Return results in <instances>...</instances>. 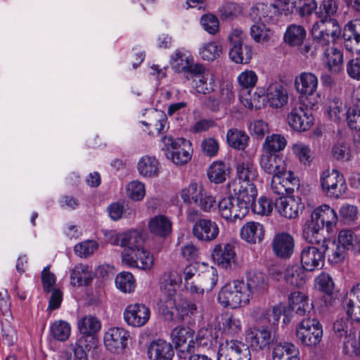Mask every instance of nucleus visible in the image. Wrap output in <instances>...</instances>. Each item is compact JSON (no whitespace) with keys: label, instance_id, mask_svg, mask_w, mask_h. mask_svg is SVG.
<instances>
[{"label":"nucleus","instance_id":"obj_48","mask_svg":"<svg viewBox=\"0 0 360 360\" xmlns=\"http://www.w3.org/2000/svg\"><path fill=\"white\" fill-rule=\"evenodd\" d=\"M288 304L292 310L300 316L305 315L311 309L308 296L300 291H295L290 294Z\"/></svg>","mask_w":360,"mask_h":360},{"label":"nucleus","instance_id":"obj_58","mask_svg":"<svg viewBox=\"0 0 360 360\" xmlns=\"http://www.w3.org/2000/svg\"><path fill=\"white\" fill-rule=\"evenodd\" d=\"M115 285L117 289L124 293H131L136 288V280L128 271H122L115 277Z\"/></svg>","mask_w":360,"mask_h":360},{"label":"nucleus","instance_id":"obj_12","mask_svg":"<svg viewBox=\"0 0 360 360\" xmlns=\"http://www.w3.org/2000/svg\"><path fill=\"white\" fill-rule=\"evenodd\" d=\"M180 280L175 274H169L165 276L158 302V309H161L164 312L169 313L168 310L175 307V297L179 295L176 287Z\"/></svg>","mask_w":360,"mask_h":360},{"label":"nucleus","instance_id":"obj_62","mask_svg":"<svg viewBox=\"0 0 360 360\" xmlns=\"http://www.w3.org/2000/svg\"><path fill=\"white\" fill-rule=\"evenodd\" d=\"M207 175L211 181L220 184L225 181L228 175L227 167L222 162H214L209 167Z\"/></svg>","mask_w":360,"mask_h":360},{"label":"nucleus","instance_id":"obj_3","mask_svg":"<svg viewBox=\"0 0 360 360\" xmlns=\"http://www.w3.org/2000/svg\"><path fill=\"white\" fill-rule=\"evenodd\" d=\"M181 198L186 203H194L205 212H211L216 206L215 198L198 182L192 181L181 191Z\"/></svg>","mask_w":360,"mask_h":360},{"label":"nucleus","instance_id":"obj_22","mask_svg":"<svg viewBox=\"0 0 360 360\" xmlns=\"http://www.w3.org/2000/svg\"><path fill=\"white\" fill-rule=\"evenodd\" d=\"M245 292L249 296V301L254 297L264 294L269 288L267 276L259 271L250 272L246 276Z\"/></svg>","mask_w":360,"mask_h":360},{"label":"nucleus","instance_id":"obj_32","mask_svg":"<svg viewBox=\"0 0 360 360\" xmlns=\"http://www.w3.org/2000/svg\"><path fill=\"white\" fill-rule=\"evenodd\" d=\"M122 262L127 266L146 270L150 269L153 265V257L142 247L136 251L135 254L122 255Z\"/></svg>","mask_w":360,"mask_h":360},{"label":"nucleus","instance_id":"obj_15","mask_svg":"<svg viewBox=\"0 0 360 360\" xmlns=\"http://www.w3.org/2000/svg\"><path fill=\"white\" fill-rule=\"evenodd\" d=\"M129 336V331L123 328H110L104 334L105 347L112 353L121 354L127 347Z\"/></svg>","mask_w":360,"mask_h":360},{"label":"nucleus","instance_id":"obj_35","mask_svg":"<svg viewBox=\"0 0 360 360\" xmlns=\"http://www.w3.org/2000/svg\"><path fill=\"white\" fill-rule=\"evenodd\" d=\"M236 178L232 181H238L240 184H254L258 177V172L252 160L248 158L237 162L236 166Z\"/></svg>","mask_w":360,"mask_h":360},{"label":"nucleus","instance_id":"obj_26","mask_svg":"<svg viewBox=\"0 0 360 360\" xmlns=\"http://www.w3.org/2000/svg\"><path fill=\"white\" fill-rule=\"evenodd\" d=\"M319 86L318 77L312 72H304L295 79V88L296 91L302 97L309 98L316 95Z\"/></svg>","mask_w":360,"mask_h":360},{"label":"nucleus","instance_id":"obj_9","mask_svg":"<svg viewBox=\"0 0 360 360\" xmlns=\"http://www.w3.org/2000/svg\"><path fill=\"white\" fill-rule=\"evenodd\" d=\"M244 337L249 349L257 352L269 349L274 341L271 331L265 327L249 326Z\"/></svg>","mask_w":360,"mask_h":360},{"label":"nucleus","instance_id":"obj_25","mask_svg":"<svg viewBox=\"0 0 360 360\" xmlns=\"http://www.w3.org/2000/svg\"><path fill=\"white\" fill-rule=\"evenodd\" d=\"M286 307L278 303L269 308L255 307L250 314L252 319L260 322H266L271 326L278 325L281 316L284 315Z\"/></svg>","mask_w":360,"mask_h":360},{"label":"nucleus","instance_id":"obj_61","mask_svg":"<svg viewBox=\"0 0 360 360\" xmlns=\"http://www.w3.org/2000/svg\"><path fill=\"white\" fill-rule=\"evenodd\" d=\"M50 330L53 338L63 342L69 338L71 333V326L67 321L58 320L51 324Z\"/></svg>","mask_w":360,"mask_h":360},{"label":"nucleus","instance_id":"obj_42","mask_svg":"<svg viewBox=\"0 0 360 360\" xmlns=\"http://www.w3.org/2000/svg\"><path fill=\"white\" fill-rule=\"evenodd\" d=\"M240 236L247 243L255 244L263 239L264 227L259 222L248 221L241 227Z\"/></svg>","mask_w":360,"mask_h":360},{"label":"nucleus","instance_id":"obj_47","mask_svg":"<svg viewBox=\"0 0 360 360\" xmlns=\"http://www.w3.org/2000/svg\"><path fill=\"white\" fill-rule=\"evenodd\" d=\"M219 330L221 333L235 335L242 330L240 319L233 314L223 315L218 323Z\"/></svg>","mask_w":360,"mask_h":360},{"label":"nucleus","instance_id":"obj_50","mask_svg":"<svg viewBox=\"0 0 360 360\" xmlns=\"http://www.w3.org/2000/svg\"><path fill=\"white\" fill-rule=\"evenodd\" d=\"M352 109H347L345 104L339 98H334L329 101L327 112L331 120L339 122L347 120Z\"/></svg>","mask_w":360,"mask_h":360},{"label":"nucleus","instance_id":"obj_56","mask_svg":"<svg viewBox=\"0 0 360 360\" xmlns=\"http://www.w3.org/2000/svg\"><path fill=\"white\" fill-rule=\"evenodd\" d=\"M226 139L231 147L238 150H244L248 146L249 137L243 131L231 129L227 131Z\"/></svg>","mask_w":360,"mask_h":360},{"label":"nucleus","instance_id":"obj_2","mask_svg":"<svg viewBox=\"0 0 360 360\" xmlns=\"http://www.w3.org/2000/svg\"><path fill=\"white\" fill-rule=\"evenodd\" d=\"M244 281L233 280L223 285L218 292V302L224 308L238 309L250 304Z\"/></svg>","mask_w":360,"mask_h":360},{"label":"nucleus","instance_id":"obj_45","mask_svg":"<svg viewBox=\"0 0 360 360\" xmlns=\"http://www.w3.org/2000/svg\"><path fill=\"white\" fill-rule=\"evenodd\" d=\"M250 36L257 44H269L273 41L274 32L265 23L253 22L250 27Z\"/></svg>","mask_w":360,"mask_h":360},{"label":"nucleus","instance_id":"obj_49","mask_svg":"<svg viewBox=\"0 0 360 360\" xmlns=\"http://www.w3.org/2000/svg\"><path fill=\"white\" fill-rule=\"evenodd\" d=\"M337 239L348 251L360 252V234H356L349 229H343L339 232Z\"/></svg>","mask_w":360,"mask_h":360},{"label":"nucleus","instance_id":"obj_33","mask_svg":"<svg viewBox=\"0 0 360 360\" xmlns=\"http://www.w3.org/2000/svg\"><path fill=\"white\" fill-rule=\"evenodd\" d=\"M295 240L288 233H280L275 236L272 241V249L274 254L281 258H289L293 253Z\"/></svg>","mask_w":360,"mask_h":360},{"label":"nucleus","instance_id":"obj_43","mask_svg":"<svg viewBox=\"0 0 360 360\" xmlns=\"http://www.w3.org/2000/svg\"><path fill=\"white\" fill-rule=\"evenodd\" d=\"M314 219L323 228L324 225L329 231L338 221V216L335 211L327 205H323L316 208L311 213Z\"/></svg>","mask_w":360,"mask_h":360},{"label":"nucleus","instance_id":"obj_17","mask_svg":"<svg viewBox=\"0 0 360 360\" xmlns=\"http://www.w3.org/2000/svg\"><path fill=\"white\" fill-rule=\"evenodd\" d=\"M194 331L184 326H177L174 328L171 332V338L176 347L183 346L187 342L188 345L186 349H179L178 354L181 359H186L187 354L195 352V342L193 341Z\"/></svg>","mask_w":360,"mask_h":360},{"label":"nucleus","instance_id":"obj_31","mask_svg":"<svg viewBox=\"0 0 360 360\" xmlns=\"http://www.w3.org/2000/svg\"><path fill=\"white\" fill-rule=\"evenodd\" d=\"M148 360H172L174 350L172 344L162 339L152 341L147 349Z\"/></svg>","mask_w":360,"mask_h":360},{"label":"nucleus","instance_id":"obj_53","mask_svg":"<svg viewBox=\"0 0 360 360\" xmlns=\"http://www.w3.org/2000/svg\"><path fill=\"white\" fill-rule=\"evenodd\" d=\"M286 145L287 140L283 136L273 134L266 137L264 142L262 143V152L264 153L277 154V153L283 150Z\"/></svg>","mask_w":360,"mask_h":360},{"label":"nucleus","instance_id":"obj_7","mask_svg":"<svg viewBox=\"0 0 360 360\" xmlns=\"http://www.w3.org/2000/svg\"><path fill=\"white\" fill-rule=\"evenodd\" d=\"M320 184L323 192L334 198L342 197L347 191L343 174L335 169L324 170L321 174Z\"/></svg>","mask_w":360,"mask_h":360},{"label":"nucleus","instance_id":"obj_20","mask_svg":"<svg viewBox=\"0 0 360 360\" xmlns=\"http://www.w3.org/2000/svg\"><path fill=\"white\" fill-rule=\"evenodd\" d=\"M212 259L218 266L229 269L236 262L235 245L231 243L217 244L212 251Z\"/></svg>","mask_w":360,"mask_h":360},{"label":"nucleus","instance_id":"obj_5","mask_svg":"<svg viewBox=\"0 0 360 360\" xmlns=\"http://www.w3.org/2000/svg\"><path fill=\"white\" fill-rule=\"evenodd\" d=\"M311 33L313 39L319 45L327 46L340 38L341 29L335 19L326 17L313 24Z\"/></svg>","mask_w":360,"mask_h":360},{"label":"nucleus","instance_id":"obj_4","mask_svg":"<svg viewBox=\"0 0 360 360\" xmlns=\"http://www.w3.org/2000/svg\"><path fill=\"white\" fill-rule=\"evenodd\" d=\"M164 147L162 150L167 159L176 165H183L191 159V143L183 138L173 139L165 136L162 139Z\"/></svg>","mask_w":360,"mask_h":360},{"label":"nucleus","instance_id":"obj_11","mask_svg":"<svg viewBox=\"0 0 360 360\" xmlns=\"http://www.w3.org/2000/svg\"><path fill=\"white\" fill-rule=\"evenodd\" d=\"M289 127L295 131L309 130L314 124V118L311 111L304 104L293 106L286 117Z\"/></svg>","mask_w":360,"mask_h":360},{"label":"nucleus","instance_id":"obj_64","mask_svg":"<svg viewBox=\"0 0 360 360\" xmlns=\"http://www.w3.org/2000/svg\"><path fill=\"white\" fill-rule=\"evenodd\" d=\"M258 77L252 70H245L237 77V82L243 89L251 91L257 84Z\"/></svg>","mask_w":360,"mask_h":360},{"label":"nucleus","instance_id":"obj_60","mask_svg":"<svg viewBox=\"0 0 360 360\" xmlns=\"http://www.w3.org/2000/svg\"><path fill=\"white\" fill-rule=\"evenodd\" d=\"M293 155L304 165H309L312 160V153L309 145L297 141L292 146Z\"/></svg>","mask_w":360,"mask_h":360},{"label":"nucleus","instance_id":"obj_10","mask_svg":"<svg viewBox=\"0 0 360 360\" xmlns=\"http://www.w3.org/2000/svg\"><path fill=\"white\" fill-rule=\"evenodd\" d=\"M217 360H251L249 347L237 340L221 342L217 351Z\"/></svg>","mask_w":360,"mask_h":360},{"label":"nucleus","instance_id":"obj_30","mask_svg":"<svg viewBox=\"0 0 360 360\" xmlns=\"http://www.w3.org/2000/svg\"><path fill=\"white\" fill-rule=\"evenodd\" d=\"M321 60L323 66L332 73L337 74L343 70V53L334 46H326L322 53Z\"/></svg>","mask_w":360,"mask_h":360},{"label":"nucleus","instance_id":"obj_52","mask_svg":"<svg viewBox=\"0 0 360 360\" xmlns=\"http://www.w3.org/2000/svg\"><path fill=\"white\" fill-rule=\"evenodd\" d=\"M101 328V321L92 315L83 316L77 320V329L81 334L96 335Z\"/></svg>","mask_w":360,"mask_h":360},{"label":"nucleus","instance_id":"obj_8","mask_svg":"<svg viewBox=\"0 0 360 360\" xmlns=\"http://www.w3.org/2000/svg\"><path fill=\"white\" fill-rule=\"evenodd\" d=\"M192 88L195 93L207 95L212 93L216 88L215 75L200 63H195V68L191 73Z\"/></svg>","mask_w":360,"mask_h":360},{"label":"nucleus","instance_id":"obj_27","mask_svg":"<svg viewBox=\"0 0 360 360\" xmlns=\"http://www.w3.org/2000/svg\"><path fill=\"white\" fill-rule=\"evenodd\" d=\"M278 7L273 4L255 3L249 11V18L252 22L270 23L276 20Z\"/></svg>","mask_w":360,"mask_h":360},{"label":"nucleus","instance_id":"obj_16","mask_svg":"<svg viewBox=\"0 0 360 360\" xmlns=\"http://www.w3.org/2000/svg\"><path fill=\"white\" fill-rule=\"evenodd\" d=\"M274 206L278 214L288 219L298 217L304 208L301 198L295 196L277 198L275 200Z\"/></svg>","mask_w":360,"mask_h":360},{"label":"nucleus","instance_id":"obj_38","mask_svg":"<svg viewBox=\"0 0 360 360\" xmlns=\"http://www.w3.org/2000/svg\"><path fill=\"white\" fill-rule=\"evenodd\" d=\"M143 239L141 233L135 229L122 233L120 246L124 248L122 255L135 254V252L143 247Z\"/></svg>","mask_w":360,"mask_h":360},{"label":"nucleus","instance_id":"obj_54","mask_svg":"<svg viewBox=\"0 0 360 360\" xmlns=\"http://www.w3.org/2000/svg\"><path fill=\"white\" fill-rule=\"evenodd\" d=\"M305 270L297 264L288 266L285 272V279L291 285L300 287L306 281Z\"/></svg>","mask_w":360,"mask_h":360},{"label":"nucleus","instance_id":"obj_18","mask_svg":"<svg viewBox=\"0 0 360 360\" xmlns=\"http://www.w3.org/2000/svg\"><path fill=\"white\" fill-rule=\"evenodd\" d=\"M325 252L317 247L308 245L300 252L301 266L307 271L322 269L325 262Z\"/></svg>","mask_w":360,"mask_h":360},{"label":"nucleus","instance_id":"obj_13","mask_svg":"<svg viewBox=\"0 0 360 360\" xmlns=\"http://www.w3.org/2000/svg\"><path fill=\"white\" fill-rule=\"evenodd\" d=\"M227 188L230 194L238 199L239 203L247 212L257 196V190L254 184H240L238 181H231L227 184Z\"/></svg>","mask_w":360,"mask_h":360},{"label":"nucleus","instance_id":"obj_37","mask_svg":"<svg viewBox=\"0 0 360 360\" xmlns=\"http://www.w3.org/2000/svg\"><path fill=\"white\" fill-rule=\"evenodd\" d=\"M174 302L175 307H172L171 310H168L169 313L164 312L161 309H159L160 312L165 316L167 319H172L174 311H176L181 319L193 315L197 311L195 304L182 298L180 295L175 297Z\"/></svg>","mask_w":360,"mask_h":360},{"label":"nucleus","instance_id":"obj_1","mask_svg":"<svg viewBox=\"0 0 360 360\" xmlns=\"http://www.w3.org/2000/svg\"><path fill=\"white\" fill-rule=\"evenodd\" d=\"M229 58L236 64H248L253 55L252 46L246 43L247 36L243 30L233 27L228 34Z\"/></svg>","mask_w":360,"mask_h":360},{"label":"nucleus","instance_id":"obj_24","mask_svg":"<svg viewBox=\"0 0 360 360\" xmlns=\"http://www.w3.org/2000/svg\"><path fill=\"white\" fill-rule=\"evenodd\" d=\"M264 96L266 104L273 109L281 108L288 101V93L286 88L278 82L269 84Z\"/></svg>","mask_w":360,"mask_h":360},{"label":"nucleus","instance_id":"obj_14","mask_svg":"<svg viewBox=\"0 0 360 360\" xmlns=\"http://www.w3.org/2000/svg\"><path fill=\"white\" fill-rule=\"evenodd\" d=\"M123 318L128 326L140 328L145 326L150 320V309L145 304L131 303L124 309Z\"/></svg>","mask_w":360,"mask_h":360},{"label":"nucleus","instance_id":"obj_19","mask_svg":"<svg viewBox=\"0 0 360 360\" xmlns=\"http://www.w3.org/2000/svg\"><path fill=\"white\" fill-rule=\"evenodd\" d=\"M217 207L220 216L227 221L241 219L248 213L242 204L239 203L238 199H236L233 195L221 199Z\"/></svg>","mask_w":360,"mask_h":360},{"label":"nucleus","instance_id":"obj_57","mask_svg":"<svg viewBox=\"0 0 360 360\" xmlns=\"http://www.w3.org/2000/svg\"><path fill=\"white\" fill-rule=\"evenodd\" d=\"M323 229L316 219L311 214V219L307 220L303 226L302 234L304 239L310 243L319 242V233Z\"/></svg>","mask_w":360,"mask_h":360},{"label":"nucleus","instance_id":"obj_6","mask_svg":"<svg viewBox=\"0 0 360 360\" xmlns=\"http://www.w3.org/2000/svg\"><path fill=\"white\" fill-rule=\"evenodd\" d=\"M295 335L302 345L316 347L322 338V326L316 319H304L297 324Z\"/></svg>","mask_w":360,"mask_h":360},{"label":"nucleus","instance_id":"obj_29","mask_svg":"<svg viewBox=\"0 0 360 360\" xmlns=\"http://www.w3.org/2000/svg\"><path fill=\"white\" fill-rule=\"evenodd\" d=\"M342 38L347 51L360 54V19L352 20L345 26Z\"/></svg>","mask_w":360,"mask_h":360},{"label":"nucleus","instance_id":"obj_63","mask_svg":"<svg viewBox=\"0 0 360 360\" xmlns=\"http://www.w3.org/2000/svg\"><path fill=\"white\" fill-rule=\"evenodd\" d=\"M343 349L345 354L360 356V332H352L345 336Z\"/></svg>","mask_w":360,"mask_h":360},{"label":"nucleus","instance_id":"obj_59","mask_svg":"<svg viewBox=\"0 0 360 360\" xmlns=\"http://www.w3.org/2000/svg\"><path fill=\"white\" fill-rule=\"evenodd\" d=\"M108 212L110 219L113 221H117L122 217L131 219L135 216V210L130 207L124 209L123 203L115 202L111 203L108 207Z\"/></svg>","mask_w":360,"mask_h":360},{"label":"nucleus","instance_id":"obj_39","mask_svg":"<svg viewBox=\"0 0 360 360\" xmlns=\"http://www.w3.org/2000/svg\"><path fill=\"white\" fill-rule=\"evenodd\" d=\"M94 278L92 269L86 264H78L71 269L70 282L71 285L81 287L87 285Z\"/></svg>","mask_w":360,"mask_h":360},{"label":"nucleus","instance_id":"obj_55","mask_svg":"<svg viewBox=\"0 0 360 360\" xmlns=\"http://www.w3.org/2000/svg\"><path fill=\"white\" fill-rule=\"evenodd\" d=\"M222 50V46L220 43L215 41H208L200 46L199 54L202 60L213 61L220 56Z\"/></svg>","mask_w":360,"mask_h":360},{"label":"nucleus","instance_id":"obj_44","mask_svg":"<svg viewBox=\"0 0 360 360\" xmlns=\"http://www.w3.org/2000/svg\"><path fill=\"white\" fill-rule=\"evenodd\" d=\"M148 229L151 233L167 237L172 230V223L166 216L159 214L151 218L148 221Z\"/></svg>","mask_w":360,"mask_h":360},{"label":"nucleus","instance_id":"obj_40","mask_svg":"<svg viewBox=\"0 0 360 360\" xmlns=\"http://www.w3.org/2000/svg\"><path fill=\"white\" fill-rule=\"evenodd\" d=\"M160 163L153 155H143L137 162V170L140 176L146 179L158 176L160 171Z\"/></svg>","mask_w":360,"mask_h":360},{"label":"nucleus","instance_id":"obj_46","mask_svg":"<svg viewBox=\"0 0 360 360\" xmlns=\"http://www.w3.org/2000/svg\"><path fill=\"white\" fill-rule=\"evenodd\" d=\"M273 360H300V351L290 342L277 344L273 349Z\"/></svg>","mask_w":360,"mask_h":360},{"label":"nucleus","instance_id":"obj_23","mask_svg":"<svg viewBox=\"0 0 360 360\" xmlns=\"http://www.w3.org/2000/svg\"><path fill=\"white\" fill-rule=\"evenodd\" d=\"M192 233L198 240L211 242L217 238L219 228L216 221L208 218H200L194 223Z\"/></svg>","mask_w":360,"mask_h":360},{"label":"nucleus","instance_id":"obj_41","mask_svg":"<svg viewBox=\"0 0 360 360\" xmlns=\"http://www.w3.org/2000/svg\"><path fill=\"white\" fill-rule=\"evenodd\" d=\"M141 123L149 127V134H159L168 127L167 118L162 111L150 110L148 111V120L141 121Z\"/></svg>","mask_w":360,"mask_h":360},{"label":"nucleus","instance_id":"obj_28","mask_svg":"<svg viewBox=\"0 0 360 360\" xmlns=\"http://www.w3.org/2000/svg\"><path fill=\"white\" fill-rule=\"evenodd\" d=\"M259 163L261 169L272 176L282 174L287 169L285 160L278 154L262 152Z\"/></svg>","mask_w":360,"mask_h":360},{"label":"nucleus","instance_id":"obj_36","mask_svg":"<svg viewBox=\"0 0 360 360\" xmlns=\"http://www.w3.org/2000/svg\"><path fill=\"white\" fill-rule=\"evenodd\" d=\"M307 37V31L303 25L296 23L289 25L283 34V42L292 48L300 47Z\"/></svg>","mask_w":360,"mask_h":360},{"label":"nucleus","instance_id":"obj_34","mask_svg":"<svg viewBox=\"0 0 360 360\" xmlns=\"http://www.w3.org/2000/svg\"><path fill=\"white\" fill-rule=\"evenodd\" d=\"M193 62L194 59L191 53L184 49L176 50L170 58L172 68L179 72H193V69L195 68Z\"/></svg>","mask_w":360,"mask_h":360},{"label":"nucleus","instance_id":"obj_21","mask_svg":"<svg viewBox=\"0 0 360 360\" xmlns=\"http://www.w3.org/2000/svg\"><path fill=\"white\" fill-rule=\"evenodd\" d=\"M299 179L291 171L271 176V189L278 195L291 194L299 187Z\"/></svg>","mask_w":360,"mask_h":360},{"label":"nucleus","instance_id":"obj_51","mask_svg":"<svg viewBox=\"0 0 360 360\" xmlns=\"http://www.w3.org/2000/svg\"><path fill=\"white\" fill-rule=\"evenodd\" d=\"M324 252L329 263L338 264L345 260L348 250L337 239L327 245Z\"/></svg>","mask_w":360,"mask_h":360}]
</instances>
